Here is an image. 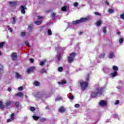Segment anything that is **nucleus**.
<instances>
[{"instance_id": "f03ea898", "label": "nucleus", "mask_w": 124, "mask_h": 124, "mask_svg": "<svg viewBox=\"0 0 124 124\" xmlns=\"http://www.w3.org/2000/svg\"><path fill=\"white\" fill-rule=\"evenodd\" d=\"M76 56V53L75 52H72V53L70 54V56L68 57V62H72L74 60V58Z\"/></svg>"}, {"instance_id": "0e129e2a", "label": "nucleus", "mask_w": 124, "mask_h": 124, "mask_svg": "<svg viewBox=\"0 0 124 124\" xmlns=\"http://www.w3.org/2000/svg\"><path fill=\"white\" fill-rule=\"evenodd\" d=\"M117 34H121V32L118 31L117 32Z\"/></svg>"}, {"instance_id": "f8f14e48", "label": "nucleus", "mask_w": 124, "mask_h": 124, "mask_svg": "<svg viewBox=\"0 0 124 124\" xmlns=\"http://www.w3.org/2000/svg\"><path fill=\"white\" fill-rule=\"evenodd\" d=\"M4 108H5V107L2 104V101H0V109H1V110H3Z\"/></svg>"}, {"instance_id": "4468645a", "label": "nucleus", "mask_w": 124, "mask_h": 124, "mask_svg": "<svg viewBox=\"0 0 124 124\" xmlns=\"http://www.w3.org/2000/svg\"><path fill=\"white\" fill-rule=\"evenodd\" d=\"M12 105V102L11 101H8L6 102V106L8 107V106H10V105Z\"/></svg>"}, {"instance_id": "69168bd1", "label": "nucleus", "mask_w": 124, "mask_h": 124, "mask_svg": "<svg viewBox=\"0 0 124 124\" xmlns=\"http://www.w3.org/2000/svg\"><path fill=\"white\" fill-rule=\"evenodd\" d=\"M3 69V67H1L0 69V70H2Z\"/></svg>"}, {"instance_id": "13d9d810", "label": "nucleus", "mask_w": 124, "mask_h": 124, "mask_svg": "<svg viewBox=\"0 0 124 124\" xmlns=\"http://www.w3.org/2000/svg\"><path fill=\"white\" fill-rule=\"evenodd\" d=\"M8 92H9L10 93V92H11V91H12V89H11V88H8Z\"/></svg>"}, {"instance_id": "2eb2a0df", "label": "nucleus", "mask_w": 124, "mask_h": 124, "mask_svg": "<svg viewBox=\"0 0 124 124\" xmlns=\"http://www.w3.org/2000/svg\"><path fill=\"white\" fill-rule=\"evenodd\" d=\"M33 85L36 86V87H39V86H40V83L37 81H35L33 83Z\"/></svg>"}, {"instance_id": "4be33fe9", "label": "nucleus", "mask_w": 124, "mask_h": 124, "mask_svg": "<svg viewBox=\"0 0 124 124\" xmlns=\"http://www.w3.org/2000/svg\"><path fill=\"white\" fill-rule=\"evenodd\" d=\"M113 57H114V52H111L109 53V59H112L113 58Z\"/></svg>"}, {"instance_id": "f704fd0d", "label": "nucleus", "mask_w": 124, "mask_h": 124, "mask_svg": "<svg viewBox=\"0 0 124 124\" xmlns=\"http://www.w3.org/2000/svg\"><path fill=\"white\" fill-rule=\"evenodd\" d=\"M63 71V68H62V67H59L58 68V71H59V72H62Z\"/></svg>"}, {"instance_id": "2f4dec72", "label": "nucleus", "mask_w": 124, "mask_h": 124, "mask_svg": "<svg viewBox=\"0 0 124 124\" xmlns=\"http://www.w3.org/2000/svg\"><path fill=\"white\" fill-rule=\"evenodd\" d=\"M62 97H56L55 101H59V100H62Z\"/></svg>"}, {"instance_id": "864d4df0", "label": "nucleus", "mask_w": 124, "mask_h": 124, "mask_svg": "<svg viewBox=\"0 0 124 124\" xmlns=\"http://www.w3.org/2000/svg\"><path fill=\"white\" fill-rule=\"evenodd\" d=\"M42 18L43 17L42 16H37L38 20H40L41 19H42Z\"/></svg>"}, {"instance_id": "dca6fc26", "label": "nucleus", "mask_w": 124, "mask_h": 124, "mask_svg": "<svg viewBox=\"0 0 124 124\" xmlns=\"http://www.w3.org/2000/svg\"><path fill=\"white\" fill-rule=\"evenodd\" d=\"M34 24L37 25H41V24H42V21L41 20L36 21L34 22Z\"/></svg>"}, {"instance_id": "1a4fd4ad", "label": "nucleus", "mask_w": 124, "mask_h": 124, "mask_svg": "<svg viewBox=\"0 0 124 124\" xmlns=\"http://www.w3.org/2000/svg\"><path fill=\"white\" fill-rule=\"evenodd\" d=\"M65 108L63 107H61L59 109V111L60 113H63L64 112H65Z\"/></svg>"}, {"instance_id": "c756f323", "label": "nucleus", "mask_w": 124, "mask_h": 124, "mask_svg": "<svg viewBox=\"0 0 124 124\" xmlns=\"http://www.w3.org/2000/svg\"><path fill=\"white\" fill-rule=\"evenodd\" d=\"M45 121H46V118H42L40 119V122L41 123H44V122H45Z\"/></svg>"}, {"instance_id": "72a5a7b5", "label": "nucleus", "mask_w": 124, "mask_h": 124, "mask_svg": "<svg viewBox=\"0 0 124 124\" xmlns=\"http://www.w3.org/2000/svg\"><path fill=\"white\" fill-rule=\"evenodd\" d=\"M108 13H109V14H112V13H114V10L112 9H109L108 10Z\"/></svg>"}, {"instance_id": "6ab92c4d", "label": "nucleus", "mask_w": 124, "mask_h": 124, "mask_svg": "<svg viewBox=\"0 0 124 124\" xmlns=\"http://www.w3.org/2000/svg\"><path fill=\"white\" fill-rule=\"evenodd\" d=\"M112 69H113L114 72H116L119 70V68L116 66H113Z\"/></svg>"}, {"instance_id": "5fc2aeb1", "label": "nucleus", "mask_w": 124, "mask_h": 124, "mask_svg": "<svg viewBox=\"0 0 124 124\" xmlns=\"http://www.w3.org/2000/svg\"><path fill=\"white\" fill-rule=\"evenodd\" d=\"M74 5L75 6H76V7L78 6V2H75V3H74Z\"/></svg>"}, {"instance_id": "0eeeda50", "label": "nucleus", "mask_w": 124, "mask_h": 124, "mask_svg": "<svg viewBox=\"0 0 124 124\" xmlns=\"http://www.w3.org/2000/svg\"><path fill=\"white\" fill-rule=\"evenodd\" d=\"M20 9L21 13H22V14H25V13H26L25 10H27V8L26 7V6H21Z\"/></svg>"}, {"instance_id": "680f3d73", "label": "nucleus", "mask_w": 124, "mask_h": 124, "mask_svg": "<svg viewBox=\"0 0 124 124\" xmlns=\"http://www.w3.org/2000/svg\"><path fill=\"white\" fill-rule=\"evenodd\" d=\"M46 109H50V108H49V107L47 106L46 107Z\"/></svg>"}, {"instance_id": "603ef678", "label": "nucleus", "mask_w": 124, "mask_h": 124, "mask_svg": "<svg viewBox=\"0 0 124 124\" xmlns=\"http://www.w3.org/2000/svg\"><path fill=\"white\" fill-rule=\"evenodd\" d=\"M13 120L11 119V118L10 119H8L7 120V123H10L11 122H12Z\"/></svg>"}, {"instance_id": "a878e982", "label": "nucleus", "mask_w": 124, "mask_h": 124, "mask_svg": "<svg viewBox=\"0 0 124 124\" xmlns=\"http://www.w3.org/2000/svg\"><path fill=\"white\" fill-rule=\"evenodd\" d=\"M124 38H120L119 40V42L120 44H122L123 42H124Z\"/></svg>"}, {"instance_id": "a19ab883", "label": "nucleus", "mask_w": 124, "mask_h": 124, "mask_svg": "<svg viewBox=\"0 0 124 124\" xmlns=\"http://www.w3.org/2000/svg\"><path fill=\"white\" fill-rule=\"evenodd\" d=\"M86 80L87 81L85 82H87L88 83H89V81H90V76L88 75V77L86 78Z\"/></svg>"}, {"instance_id": "c9c22d12", "label": "nucleus", "mask_w": 124, "mask_h": 124, "mask_svg": "<svg viewBox=\"0 0 124 124\" xmlns=\"http://www.w3.org/2000/svg\"><path fill=\"white\" fill-rule=\"evenodd\" d=\"M47 34L48 35H52V31H51V30L49 29L47 31Z\"/></svg>"}, {"instance_id": "6e6552de", "label": "nucleus", "mask_w": 124, "mask_h": 124, "mask_svg": "<svg viewBox=\"0 0 124 124\" xmlns=\"http://www.w3.org/2000/svg\"><path fill=\"white\" fill-rule=\"evenodd\" d=\"M99 104H100V106H106V105H107L106 102L104 100H101L99 102Z\"/></svg>"}, {"instance_id": "9b49d317", "label": "nucleus", "mask_w": 124, "mask_h": 124, "mask_svg": "<svg viewBox=\"0 0 124 124\" xmlns=\"http://www.w3.org/2000/svg\"><path fill=\"white\" fill-rule=\"evenodd\" d=\"M9 4L10 6H16V5L17 4V1H15L13 2H9Z\"/></svg>"}, {"instance_id": "774afa93", "label": "nucleus", "mask_w": 124, "mask_h": 124, "mask_svg": "<svg viewBox=\"0 0 124 124\" xmlns=\"http://www.w3.org/2000/svg\"><path fill=\"white\" fill-rule=\"evenodd\" d=\"M58 59L60 60V56L58 57Z\"/></svg>"}, {"instance_id": "3c124183", "label": "nucleus", "mask_w": 124, "mask_h": 124, "mask_svg": "<svg viewBox=\"0 0 124 124\" xmlns=\"http://www.w3.org/2000/svg\"><path fill=\"white\" fill-rule=\"evenodd\" d=\"M29 29L30 30V31H32V29H33V27L31 26H29Z\"/></svg>"}, {"instance_id": "79ce46f5", "label": "nucleus", "mask_w": 124, "mask_h": 124, "mask_svg": "<svg viewBox=\"0 0 124 124\" xmlns=\"http://www.w3.org/2000/svg\"><path fill=\"white\" fill-rule=\"evenodd\" d=\"M113 118H115L116 119L119 118V116L117 115V114H114L112 115Z\"/></svg>"}, {"instance_id": "39448f33", "label": "nucleus", "mask_w": 124, "mask_h": 124, "mask_svg": "<svg viewBox=\"0 0 124 124\" xmlns=\"http://www.w3.org/2000/svg\"><path fill=\"white\" fill-rule=\"evenodd\" d=\"M34 69H35V67L34 66L30 67L27 69V73L30 74V73H32V72H33V71L34 70Z\"/></svg>"}, {"instance_id": "09e8293b", "label": "nucleus", "mask_w": 124, "mask_h": 124, "mask_svg": "<svg viewBox=\"0 0 124 124\" xmlns=\"http://www.w3.org/2000/svg\"><path fill=\"white\" fill-rule=\"evenodd\" d=\"M94 14H95V15L97 16H100V14H99V13L98 12H94Z\"/></svg>"}, {"instance_id": "ddd939ff", "label": "nucleus", "mask_w": 124, "mask_h": 124, "mask_svg": "<svg viewBox=\"0 0 124 124\" xmlns=\"http://www.w3.org/2000/svg\"><path fill=\"white\" fill-rule=\"evenodd\" d=\"M10 119L13 121H14L15 120V114H14V113H11L10 115Z\"/></svg>"}, {"instance_id": "ea45409f", "label": "nucleus", "mask_w": 124, "mask_h": 124, "mask_svg": "<svg viewBox=\"0 0 124 124\" xmlns=\"http://www.w3.org/2000/svg\"><path fill=\"white\" fill-rule=\"evenodd\" d=\"M25 44L27 46H29V47H31V46L29 45V43L28 41H26L25 42Z\"/></svg>"}, {"instance_id": "a211bd4d", "label": "nucleus", "mask_w": 124, "mask_h": 124, "mask_svg": "<svg viewBox=\"0 0 124 124\" xmlns=\"http://www.w3.org/2000/svg\"><path fill=\"white\" fill-rule=\"evenodd\" d=\"M110 75H111L112 77H116V76L118 75V72H114L113 73H110Z\"/></svg>"}, {"instance_id": "4c0bfd02", "label": "nucleus", "mask_w": 124, "mask_h": 124, "mask_svg": "<svg viewBox=\"0 0 124 124\" xmlns=\"http://www.w3.org/2000/svg\"><path fill=\"white\" fill-rule=\"evenodd\" d=\"M12 24H16V19H15V17H13Z\"/></svg>"}, {"instance_id": "37998d69", "label": "nucleus", "mask_w": 124, "mask_h": 124, "mask_svg": "<svg viewBox=\"0 0 124 124\" xmlns=\"http://www.w3.org/2000/svg\"><path fill=\"white\" fill-rule=\"evenodd\" d=\"M120 18L121 19H123V20H124V13L120 15Z\"/></svg>"}, {"instance_id": "393cba45", "label": "nucleus", "mask_w": 124, "mask_h": 124, "mask_svg": "<svg viewBox=\"0 0 124 124\" xmlns=\"http://www.w3.org/2000/svg\"><path fill=\"white\" fill-rule=\"evenodd\" d=\"M15 105L16 106V108H19V107H20V103H19L18 102H16L15 103Z\"/></svg>"}, {"instance_id": "e433bc0d", "label": "nucleus", "mask_w": 124, "mask_h": 124, "mask_svg": "<svg viewBox=\"0 0 124 124\" xmlns=\"http://www.w3.org/2000/svg\"><path fill=\"white\" fill-rule=\"evenodd\" d=\"M103 32L104 33H106V32H107V30H106V27H105L103 28Z\"/></svg>"}, {"instance_id": "423d86ee", "label": "nucleus", "mask_w": 124, "mask_h": 124, "mask_svg": "<svg viewBox=\"0 0 124 124\" xmlns=\"http://www.w3.org/2000/svg\"><path fill=\"white\" fill-rule=\"evenodd\" d=\"M11 57L13 61H17V53L15 52L11 54Z\"/></svg>"}, {"instance_id": "8fccbe9b", "label": "nucleus", "mask_w": 124, "mask_h": 124, "mask_svg": "<svg viewBox=\"0 0 124 124\" xmlns=\"http://www.w3.org/2000/svg\"><path fill=\"white\" fill-rule=\"evenodd\" d=\"M18 91H21L23 90V87L21 86L18 88Z\"/></svg>"}, {"instance_id": "338daca9", "label": "nucleus", "mask_w": 124, "mask_h": 124, "mask_svg": "<svg viewBox=\"0 0 124 124\" xmlns=\"http://www.w3.org/2000/svg\"><path fill=\"white\" fill-rule=\"evenodd\" d=\"M1 55H2V53L0 51V56H1Z\"/></svg>"}, {"instance_id": "de8ad7c7", "label": "nucleus", "mask_w": 124, "mask_h": 124, "mask_svg": "<svg viewBox=\"0 0 124 124\" xmlns=\"http://www.w3.org/2000/svg\"><path fill=\"white\" fill-rule=\"evenodd\" d=\"M105 56V54L102 53L100 55V58H104Z\"/></svg>"}, {"instance_id": "b1692460", "label": "nucleus", "mask_w": 124, "mask_h": 124, "mask_svg": "<svg viewBox=\"0 0 124 124\" xmlns=\"http://www.w3.org/2000/svg\"><path fill=\"white\" fill-rule=\"evenodd\" d=\"M23 95H24V94H23L22 93H18L17 94H16V96H23Z\"/></svg>"}, {"instance_id": "20e7f679", "label": "nucleus", "mask_w": 124, "mask_h": 124, "mask_svg": "<svg viewBox=\"0 0 124 124\" xmlns=\"http://www.w3.org/2000/svg\"><path fill=\"white\" fill-rule=\"evenodd\" d=\"M104 88L103 87H99L96 88V93L98 94H102V93H103V91Z\"/></svg>"}, {"instance_id": "49530a36", "label": "nucleus", "mask_w": 124, "mask_h": 124, "mask_svg": "<svg viewBox=\"0 0 124 124\" xmlns=\"http://www.w3.org/2000/svg\"><path fill=\"white\" fill-rule=\"evenodd\" d=\"M56 16V13H52L51 14V17H52V18H54V17Z\"/></svg>"}, {"instance_id": "a18cd8bd", "label": "nucleus", "mask_w": 124, "mask_h": 124, "mask_svg": "<svg viewBox=\"0 0 124 124\" xmlns=\"http://www.w3.org/2000/svg\"><path fill=\"white\" fill-rule=\"evenodd\" d=\"M120 103V101L119 100H116L115 103H114V104L115 105H117L118 104H119Z\"/></svg>"}, {"instance_id": "473e14b6", "label": "nucleus", "mask_w": 124, "mask_h": 124, "mask_svg": "<svg viewBox=\"0 0 124 124\" xmlns=\"http://www.w3.org/2000/svg\"><path fill=\"white\" fill-rule=\"evenodd\" d=\"M30 110L31 112H34V111H35V108L33 107H31L30 108Z\"/></svg>"}, {"instance_id": "7c9ffc66", "label": "nucleus", "mask_w": 124, "mask_h": 124, "mask_svg": "<svg viewBox=\"0 0 124 124\" xmlns=\"http://www.w3.org/2000/svg\"><path fill=\"white\" fill-rule=\"evenodd\" d=\"M47 71H46V70H45V69L43 68L42 69V70L40 71V73L42 74V73H46Z\"/></svg>"}, {"instance_id": "aec40b11", "label": "nucleus", "mask_w": 124, "mask_h": 124, "mask_svg": "<svg viewBox=\"0 0 124 124\" xmlns=\"http://www.w3.org/2000/svg\"><path fill=\"white\" fill-rule=\"evenodd\" d=\"M32 118L33 120H34V121H37L38 120H39V119H40V117L36 116H33Z\"/></svg>"}, {"instance_id": "4d7b16f0", "label": "nucleus", "mask_w": 124, "mask_h": 124, "mask_svg": "<svg viewBox=\"0 0 124 124\" xmlns=\"http://www.w3.org/2000/svg\"><path fill=\"white\" fill-rule=\"evenodd\" d=\"M30 62H31V63H33V62H34V60H33V59H30Z\"/></svg>"}, {"instance_id": "412c9836", "label": "nucleus", "mask_w": 124, "mask_h": 124, "mask_svg": "<svg viewBox=\"0 0 124 124\" xmlns=\"http://www.w3.org/2000/svg\"><path fill=\"white\" fill-rule=\"evenodd\" d=\"M59 85H64V84H66V81L65 80H62L61 82H58Z\"/></svg>"}, {"instance_id": "58836bf2", "label": "nucleus", "mask_w": 124, "mask_h": 124, "mask_svg": "<svg viewBox=\"0 0 124 124\" xmlns=\"http://www.w3.org/2000/svg\"><path fill=\"white\" fill-rule=\"evenodd\" d=\"M62 11H66V10H67L66 7H65V6L62 7Z\"/></svg>"}, {"instance_id": "c85d7f7f", "label": "nucleus", "mask_w": 124, "mask_h": 124, "mask_svg": "<svg viewBox=\"0 0 124 124\" xmlns=\"http://www.w3.org/2000/svg\"><path fill=\"white\" fill-rule=\"evenodd\" d=\"M69 99H70V100H73L74 99V96H73V95H72V94H70V95L69 97Z\"/></svg>"}, {"instance_id": "bb28decb", "label": "nucleus", "mask_w": 124, "mask_h": 124, "mask_svg": "<svg viewBox=\"0 0 124 124\" xmlns=\"http://www.w3.org/2000/svg\"><path fill=\"white\" fill-rule=\"evenodd\" d=\"M5 44V42H2L0 43V48H2L3 46H4V45Z\"/></svg>"}, {"instance_id": "f257e3e1", "label": "nucleus", "mask_w": 124, "mask_h": 124, "mask_svg": "<svg viewBox=\"0 0 124 124\" xmlns=\"http://www.w3.org/2000/svg\"><path fill=\"white\" fill-rule=\"evenodd\" d=\"M88 20H89V17L81 18L79 20L73 21L72 24L73 25H78L81 24V23H83V22H87Z\"/></svg>"}, {"instance_id": "6e6d98bb", "label": "nucleus", "mask_w": 124, "mask_h": 124, "mask_svg": "<svg viewBox=\"0 0 124 124\" xmlns=\"http://www.w3.org/2000/svg\"><path fill=\"white\" fill-rule=\"evenodd\" d=\"M21 35H22V36H25V35H26V32H21Z\"/></svg>"}, {"instance_id": "bf43d9fd", "label": "nucleus", "mask_w": 124, "mask_h": 124, "mask_svg": "<svg viewBox=\"0 0 124 124\" xmlns=\"http://www.w3.org/2000/svg\"><path fill=\"white\" fill-rule=\"evenodd\" d=\"M8 31H11V32H12V28H8Z\"/></svg>"}, {"instance_id": "f3484780", "label": "nucleus", "mask_w": 124, "mask_h": 124, "mask_svg": "<svg viewBox=\"0 0 124 124\" xmlns=\"http://www.w3.org/2000/svg\"><path fill=\"white\" fill-rule=\"evenodd\" d=\"M101 20H99L98 21H97L95 23V24L96 25L97 27H99L101 25Z\"/></svg>"}, {"instance_id": "5701e85b", "label": "nucleus", "mask_w": 124, "mask_h": 124, "mask_svg": "<svg viewBox=\"0 0 124 124\" xmlns=\"http://www.w3.org/2000/svg\"><path fill=\"white\" fill-rule=\"evenodd\" d=\"M45 62H46V60H45L42 62H41L39 63L40 65H41L42 66H43L44 64H45Z\"/></svg>"}, {"instance_id": "7ed1b4c3", "label": "nucleus", "mask_w": 124, "mask_h": 124, "mask_svg": "<svg viewBox=\"0 0 124 124\" xmlns=\"http://www.w3.org/2000/svg\"><path fill=\"white\" fill-rule=\"evenodd\" d=\"M89 86V83L88 82H80V87L82 91H85Z\"/></svg>"}, {"instance_id": "9d476101", "label": "nucleus", "mask_w": 124, "mask_h": 124, "mask_svg": "<svg viewBox=\"0 0 124 124\" xmlns=\"http://www.w3.org/2000/svg\"><path fill=\"white\" fill-rule=\"evenodd\" d=\"M97 92H92L91 95L93 97V98H94V97H96V96H97Z\"/></svg>"}, {"instance_id": "e2e57ef3", "label": "nucleus", "mask_w": 124, "mask_h": 124, "mask_svg": "<svg viewBox=\"0 0 124 124\" xmlns=\"http://www.w3.org/2000/svg\"><path fill=\"white\" fill-rule=\"evenodd\" d=\"M83 33V32H79V35H81V34H82Z\"/></svg>"}, {"instance_id": "052dcab7", "label": "nucleus", "mask_w": 124, "mask_h": 124, "mask_svg": "<svg viewBox=\"0 0 124 124\" xmlns=\"http://www.w3.org/2000/svg\"><path fill=\"white\" fill-rule=\"evenodd\" d=\"M105 4H107V5H109L110 4L109 2H108V1H107L105 2Z\"/></svg>"}, {"instance_id": "cd10ccee", "label": "nucleus", "mask_w": 124, "mask_h": 124, "mask_svg": "<svg viewBox=\"0 0 124 124\" xmlns=\"http://www.w3.org/2000/svg\"><path fill=\"white\" fill-rule=\"evenodd\" d=\"M16 78H17V79H19V78H21V76L20 75V74H19L18 73H16Z\"/></svg>"}, {"instance_id": "c03bdc74", "label": "nucleus", "mask_w": 124, "mask_h": 124, "mask_svg": "<svg viewBox=\"0 0 124 124\" xmlns=\"http://www.w3.org/2000/svg\"><path fill=\"white\" fill-rule=\"evenodd\" d=\"M75 107L76 108H79V107H80V104H76L75 105Z\"/></svg>"}]
</instances>
